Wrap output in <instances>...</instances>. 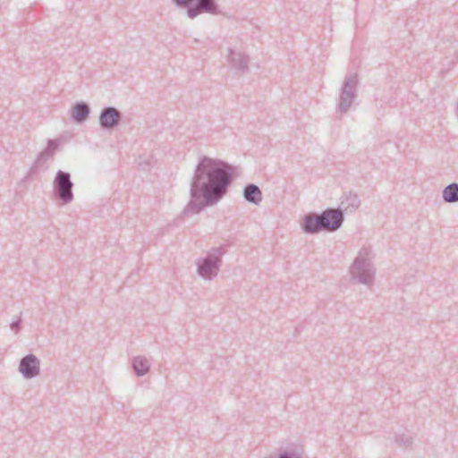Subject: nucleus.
I'll return each mask as SVG.
<instances>
[{"instance_id":"1","label":"nucleus","mask_w":458,"mask_h":458,"mask_svg":"<svg viewBox=\"0 0 458 458\" xmlns=\"http://www.w3.org/2000/svg\"><path fill=\"white\" fill-rule=\"evenodd\" d=\"M234 171L235 167L222 159L202 156L191 182V200L182 215L199 214L204 208L216 205L227 193L235 176Z\"/></svg>"},{"instance_id":"2","label":"nucleus","mask_w":458,"mask_h":458,"mask_svg":"<svg viewBox=\"0 0 458 458\" xmlns=\"http://www.w3.org/2000/svg\"><path fill=\"white\" fill-rule=\"evenodd\" d=\"M372 250L363 246L349 268L351 279L354 283L371 286L375 281L376 267L371 260Z\"/></svg>"},{"instance_id":"3","label":"nucleus","mask_w":458,"mask_h":458,"mask_svg":"<svg viewBox=\"0 0 458 458\" xmlns=\"http://www.w3.org/2000/svg\"><path fill=\"white\" fill-rule=\"evenodd\" d=\"M226 253V246L211 248L207 256L197 262V272L205 280H212L220 271L222 258Z\"/></svg>"},{"instance_id":"4","label":"nucleus","mask_w":458,"mask_h":458,"mask_svg":"<svg viewBox=\"0 0 458 458\" xmlns=\"http://www.w3.org/2000/svg\"><path fill=\"white\" fill-rule=\"evenodd\" d=\"M180 8H186L190 19H194L201 13L217 15L221 13L216 0H172Z\"/></svg>"},{"instance_id":"5","label":"nucleus","mask_w":458,"mask_h":458,"mask_svg":"<svg viewBox=\"0 0 458 458\" xmlns=\"http://www.w3.org/2000/svg\"><path fill=\"white\" fill-rule=\"evenodd\" d=\"M73 182L71 179V174L62 170H58L53 182V194L55 199L61 204L67 205L73 199Z\"/></svg>"},{"instance_id":"6","label":"nucleus","mask_w":458,"mask_h":458,"mask_svg":"<svg viewBox=\"0 0 458 458\" xmlns=\"http://www.w3.org/2000/svg\"><path fill=\"white\" fill-rule=\"evenodd\" d=\"M359 78L357 73H353L345 77L343 83L337 110L341 114H346L351 108L353 101L358 96Z\"/></svg>"},{"instance_id":"7","label":"nucleus","mask_w":458,"mask_h":458,"mask_svg":"<svg viewBox=\"0 0 458 458\" xmlns=\"http://www.w3.org/2000/svg\"><path fill=\"white\" fill-rule=\"evenodd\" d=\"M122 113L114 106L104 107L98 116V123L102 130L111 131L122 122Z\"/></svg>"},{"instance_id":"8","label":"nucleus","mask_w":458,"mask_h":458,"mask_svg":"<svg viewBox=\"0 0 458 458\" xmlns=\"http://www.w3.org/2000/svg\"><path fill=\"white\" fill-rule=\"evenodd\" d=\"M321 217L324 232H335L342 227L344 222L342 211L333 208H327L322 211Z\"/></svg>"},{"instance_id":"9","label":"nucleus","mask_w":458,"mask_h":458,"mask_svg":"<svg viewBox=\"0 0 458 458\" xmlns=\"http://www.w3.org/2000/svg\"><path fill=\"white\" fill-rule=\"evenodd\" d=\"M19 371L25 378H33L40 373V360L34 354H27L20 360Z\"/></svg>"},{"instance_id":"10","label":"nucleus","mask_w":458,"mask_h":458,"mask_svg":"<svg viewBox=\"0 0 458 458\" xmlns=\"http://www.w3.org/2000/svg\"><path fill=\"white\" fill-rule=\"evenodd\" d=\"M301 227L305 233L309 234H316L319 232H324L321 213L310 212L304 215Z\"/></svg>"},{"instance_id":"11","label":"nucleus","mask_w":458,"mask_h":458,"mask_svg":"<svg viewBox=\"0 0 458 458\" xmlns=\"http://www.w3.org/2000/svg\"><path fill=\"white\" fill-rule=\"evenodd\" d=\"M228 51L229 55L227 59L231 66L242 74L248 73L250 71V56L244 53L235 51L232 48H229Z\"/></svg>"},{"instance_id":"12","label":"nucleus","mask_w":458,"mask_h":458,"mask_svg":"<svg viewBox=\"0 0 458 458\" xmlns=\"http://www.w3.org/2000/svg\"><path fill=\"white\" fill-rule=\"evenodd\" d=\"M360 205V199L359 195L356 192L349 191L336 209L342 211V214L344 216L345 213H352L356 211Z\"/></svg>"},{"instance_id":"13","label":"nucleus","mask_w":458,"mask_h":458,"mask_svg":"<svg viewBox=\"0 0 458 458\" xmlns=\"http://www.w3.org/2000/svg\"><path fill=\"white\" fill-rule=\"evenodd\" d=\"M90 114L89 106L83 101L76 102L71 109V118L77 123L85 122Z\"/></svg>"},{"instance_id":"14","label":"nucleus","mask_w":458,"mask_h":458,"mask_svg":"<svg viewBox=\"0 0 458 458\" xmlns=\"http://www.w3.org/2000/svg\"><path fill=\"white\" fill-rule=\"evenodd\" d=\"M243 198L246 201L259 205L262 201V191L259 187L254 183H248L242 191Z\"/></svg>"},{"instance_id":"15","label":"nucleus","mask_w":458,"mask_h":458,"mask_svg":"<svg viewBox=\"0 0 458 458\" xmlns=\"http://www.w3.org/2000/svg\"><path fill=\"white\" fill-rule=\"evenodd\" d=\"M132 369L138 377H142L150 370V364L146 357L140 355L132 359Z\"/></svg>"},{"instance_id":"16","label":"nucleus","mask_w":458,"mask_h":458,"mask_svg":"<svg viewBox=\"0 0 458 458\" xmlns=\"http://www.w3.org/2000/svg\"><path fill=\"white\" fill-rule=\"evenodd\" d=\"M442 198L446 203L458 202V183L452 182L445 186L442 191Z\"/></svg>"},{"instance_id":"17","label":"nucleus","mask_w":458,"mask_h":458,"mask_svg":"<svg viewBox=\"0 0 458 458\" xmlns=\"http://www.w3.org/2000/svg\"><path fill=\"white\" fill-rule=\"evenodd\" d=\"M46 156L43 155V153H39L34 162V164L31 165V167L29 169L27 174L22 178V182H26L32 178L34 175L38 174L40 167L44 165V164L48 160Z\"/></svg>"},{"instance_id":"18","label":"nucleus","mask_w":458,"mask_h":458,"mask_svg":"<svg viewBox=\"0 0 458 458\" xmlns=\"http://www.w3.org/2000/svg\"><path fill=\"white\" fill-rule=\"evenodd\" d=\"M58 146H59L58 140H48L47 148L43 151H41V153H43V155L46 156L47 158H51L54 157Z\"/></svg>"},{"instance_id":"19","label":"nucleus","mask_w":458,"mask_h":458,"mask_svg":"<svg viewBox=\"0 0 458 458\" xmlns=\"http://www.w3.org/2000/svg\"><path fill=\"white\" fill-rule=\"evenodd\" d=\"M266 458H302L301 455L294 451H283L277 456L269 455Z\"/></svg>"},{"instance_id":"20","label":"nucleus","mask_w":458,"mask_h":458,"mask_svg":"<svg viewBox=\"0 0 458 458\" xmlns=\"http://www.w3.org/2000/svg\"><path fill=\"white\" fill-rule=\"evenodd\" d=\"M395 442L402 446H409L412 444V438L405 434L399 435L395 437Z\"/></svg>"},{"instance_id":"21","label":"nucleus","mask_w":458,"mask_h":458,"mask_svg":"<svg viewBox=\"0 0 458 458\" xmlns=\"http://www.w3.org/2000/svg\"><path fill=\"white\" fill-rule=\"evenodd\" d=\"M21 318H18L17 320L13 321L11 323L10 325V327L13 331H14L15 333L19 332L20 329H21Z\"/></svg>"}]
</instances>
